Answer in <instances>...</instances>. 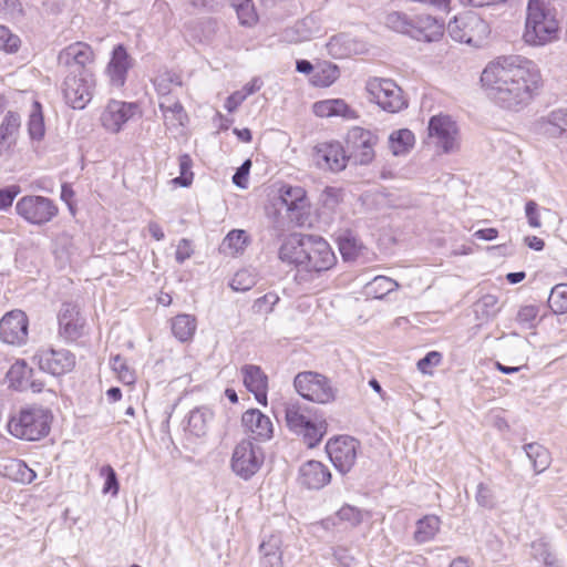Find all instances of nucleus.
<instances>
[{
	"instance_id": "obj_1",
	"label": "nucleus",
	"mask_w": 567,
	"mask_h": 567,
	"mask_svg": "<svg viewBox=\"0 0 567 567\" xmlns=\"http://www.w3.org/2000/svg\"><path fill=\"white\" fill-rule=\"evenodd\" d=\"M481 82L495 104L519 111L538 93L543 78L535 62L516 55L488 63L481 75Z\"/></svg>"
},
{
	"instance_id": "obj_2",
	"label": "nucleus",
	"mask_w": 567,
	"mask_h": 567,
	"mask_svg": "<svg viewBox=\"0 0 567 567\" xmlns=\"http://www.w3.org/2000/svg\"><path fill=\"white\" fill-rule=\"evenodd\" d=\"M279 258L297 268L296 279L305 281V272L320 274L331 269L337 261L330 245L320 236L292 234L279 248Z\"/></svg>"
},
{
	"instance_id": "obj_3",
	"label": "nucleus",
	"mask_w": 567,
	"mask_h": 567,
	"mask_svg": "<svg viewBox=\"0 0 567 567\" xmlns=\"http://www.w3.org/2000/svg\"><path fill=\"white\" fill-rule=\"evenodd\" d=\"M557 10L546 0H527L522 39L525 44L542 48L559 39Z\"/></svg>"
},
{
	"instance_id": "obj_4",
	"label": "nucleus",
	"mask_w": 567,
	"mask_h": 567,
	"mask_svg": "<svg viewBox=\"0 0 567 567\" xmlns=\"http://www.w3.org/2000/svg\"><path fill=\"white\" fill-rule=\"evenodd\" d=\"M51 412L41 405H27L12 413L8 420V432L23 441H39L51 429Z\"/></svg>"
},
{
	"instance_id": "obj_5",
	"label": "nucleus",
	"mask_w": 567,
	"mask_h": 567,
	"mask_svg": "<svg viewBox=\"0 0 567 567\" xmlns=\"http://www.w3.org/2000/svg\"><path fill=\"white\" fill-rule=\"evenodd\" d=\"M285 419L289 430L301 435L308 447L318 445L327 432L326 420L311 415L308 408L298 403L286 406Z\"/></svg>"
},
{
	"instance_id": "obj_6",
	"label": "nucleus",
	"mask_w": 567,
	"mask_h": 567,
	"mask_svg": "<svg viewBox=\"0 0 567 567\" xmlns=\"http://www.w3.org/2000/svg\"><path fill=\"white\" fill-rule=\"evenodd\" d=\"M451 38L472 47H481L489 34V27L477 13L465 12L447 24Z\"/></svg>"
},
{
	"instance_id": "obj_7",
	"label": "nucleus",
	"mask_w": 567,
	"mask_h": 567,
	"mask_svg": "<svg viewBox=\"0 0 567 567\" xmlns=\"http://www.w3.org/2000/svg\"><path fill=\"white\" fill-rule=\"evenodd\" d=\"M293 385L303 399L318 404L331 403L337 398V389L331 381L318 372H299L295 377Z\"/></svg>"
},
{
	"instance_id": "obj_8",
	"label": "nucleus",
	"mask_w": 567,
	"mask_h": 567,
	"mask_svg": "<svg viewBox=\"0 0 567 567\" xmlns=\"http://www.w3.org/2000/svg\"><path fill=\"white\" fill-rule=\"evenodd\" d=\"M16 213L32 226H43L52 221L59 214L55 202L41 195L22 196L16 204Z\"/></svg>"
},
{
	"instance_id": "obj_9",
	"label": "nucleus",
	"mask_w": 567,
	"mask_h": 567,
	"mask_svg": "<svg viewBox=\"0 0 567 567\" xmlns=\"http://www.w3.org/2000/svg\"><path fill=\"white\" fill-rule=\"evenodd\" d=\"M365 90L369 100L389 113L400 112L408 106L401 87L393 80L371 78L367 81Z\"/></svg>"
},
{
	"instance_id": "obj_10",
	"label": "nucleus",
	"mask_w": 567,
	"mask_h": 567,
	"mask_svg": "<svg viewBox=\"0 0 567 567\" xmlns=\"http://www.w3.org/2000/svg\"><path fill=\"white\" fill-rule=\"evenodd\" d=\"M264 460V451L258 444L243 440L234 449L230 467L237 476L248 481L260 470Z\"/></svg>"
},
{
	"instance_id": "obj_11",
	"label": "nucleus",
	"mask_w": 567,
	"mask_h": 567,
	"mask_svg": "<svg viewBox=\"0 0 567 567\" xmlns=\"http://www.w3.org/2000/svg\"><path fill=\"white\" fill-rule=\"evenodd\" d=\"M378 136L369 130L355 126L347 135L348 162L354 165H369L375 156Z\"/></svg>"
},
{
	"instance_id": "obj_12",
	"label": "nucleus",
	"mask_w": 567,
	"mask_h": 567,
	"mask_svg": "<svg viewBox=\"0 0 567 567\" xmlns=\"http://www.w3.org/2000/svg\"><path fill=\"white\" fill-rule=\"evenodd\" d=\"M94 86L95 79L91 71L69 74L64 81V99L73 109L82 110L91 101Z\"/></svg>"
},
{
	"instance_id": "obj_13",
	"label": "nucleus",
	"mask_w": 567,
	"mask_h": 567,
	"mask_svg": "<svg viewBox=\"0 0 567 567\" xmlns=\"http://www.w3.org/2000/svg\"><path fill=\"white\" fill-rule=\"evenodd\" d=\"M427 131L430 140L444 153L454 152L458 147V127L450 115L432 116Z\"/></svg>"
},
{
	"instance_id": "obj_14",
	"label": "nucleus",
	"mask_w": 567,
	"mask_h": 567,
	"mask_svg": "<svg viewBox=\"0 0 567 567\" xmlns=\"http://www.w3.org/2000/svg\"><path fill=\"white\" fill-rule=\"evenodd\" d=\"M279 203L286 208L288 218L298 225L306 221L310 202L306 190L301 186H292L285 184L279 189Z\"/></svg>"
},
{
	"instance_id": "obj_15",
	"label": "nucleus",
	"mask_w": 567,
	"mask_h": 567,
	"mask_svg": "<svg viewBox=\"0 0 567 567\" xmlns=\"http://www.w3.org/2000/svg\"><path fill=\"white\" fill-rule=\"evenodd\" d=\"M359 443L349 436L329 440L326 450L334 467L342 474L348 473L355 463Z\"/></svg>"
},
{
	"instance_id": "obj_16",
	"label": "nucleus",
	"mask_w": 567,
	"mask_h": 567,
	"mask_svg": "<svg viewBox=\"0 0 567 567\" xmlns=\"http://www.w3.org/2000/svg\"><path fill=\"white\" fill-rule=\"evenodd\" d=\"M33 360L42 371L52 375L65 374L75 367L74 354L66 349H41L34 354Z\"/></svg>"
},
{
	"instance_id": "obj_17",
	"label": "nucleus",
	"mask_w": 567,
	"mask_h": 567,
	"mask_svg": "<svg viewBox=\"0 0 567 567\" xmlns=\"http://www.w3.org/2000/svg\"><path fill=\"white\" fill-rule=\"evenodd\" d=\"M534 132L549 140H567V107H557L537 118Z\"/></svg>"
},
{
	"instance_id": "obj_18",
	"label": "nucleus",
	"mask_w": 567,
	"mask_h": 567,
	"mask_svg": "<svg viewBox=\"0 0 567 567\" xmlns=\"http://www.w3.org/2000/svg\"><path fill=\"white\" fill-rule=\"evenodd\" d=\"M28 317L21 310H12L0 320V338L3 342L21 346L28 339Z\"/></svg>"
},
{
	"instance_id": "obj_19",
	"label": "nucleus",
	"mask_w": 567,
	"mask_h": 567,
	"mask_svg": "<svg viewBox=\"0 0 567 567\" xmlns=\"http://www.w3.org/2000/svg\"><path fill=\"white\" fill-rule=\"evenodd\" d=\"M94 53L91 47L83 42L70 44L63 49L58 56L60 65L69 69V74H80L84 71H91L90 65L93 63Z\"/></svg>"
},
{
	"instance_id": "obj_20",
	"label": "nucleus",
	"mask_w": 567,
	"mask_h": 567,
	"mask_svg": "<svg viewBox=\"0 0 567 567\" xmlns=\"http://www.w3.org/2000/svg\"><path fill=\"white\" fill-rule=\"evenodd\" d=\"M315 162L318 167L340 172L347 166V154L338 142L320 143L315 148Z\"/></svg>"
},
{
	"instance_id": "obj_21",
	"label": "nucleus",
	"mask_w": 567,
	"mask_h": 567,
	"mask_svg": "<svg viewBox=\"0 0 567 567\" xmlns=\"http://www.w3.org/2000/svg\"><path fill=\"white\" fill-rule=\"evenodd\" d=\"M85 319L81 316L76 305L64 302L59 312L60 334L71 341L84 333Z\"/></svg>"
},
{
	"instance_id": "obj_22",
	"label": "nucleus",
	"mask_w": 567,
	"mask_h": 567,
	"mask_svg": "<svg viewBox=\"0 0 567 567\" xmlns=\"http://www.w3.org/2000/svg\"><path fill=\"white\" fill-rule=\"evenodd\" d=\"M136 111L137 105L134 103L111 101L102 113L101 121L107 131L117 133Z\"/></svg>"
},
{
	"instance_id": "obj_23",
	"label": "nucleus",
	"mask_w": 567,
	"mask_h": 567,
	"mask_svg": "<svg viewBox=\"0 0 567 567\" xmlns=\"http://www.w3.org/2000/svg\"><path fill=\"white\" fill-rule=\"evenodd\" d=\"M331 478V473L327 466L319 461H308L300 466V484L309 489H320L326 486Z\"/></svg>"
},
{
	"instance_id": "obj_24",
	"label": "nucleus",
	"mask_w": 567,
	"mask_h": 567,
	"mask_svg": "<svg viewBox=\"0 0 567 567\" xmlns=\"http://www.w3.org/2000/svg\"><path fill=\"white\" fill-rule=\"evenodd\" d=\"M244 384L255 395L258 403L267 404L268 378L258 365L246 364L241 368Z\"/></svg>"
},
{
	"instance_id": "obj_25",
	"label": "nucleus",
	"mask_w": 567,
	"mask_h": 567,
	"mask_svg": "<svg viewBox=\"0 0 567 567\" xmlns=\"http://www.w3.org/2000/svg\"><path fill=\"white\" fill-rule=\"evenodd\" d=\"M243 426L255 440L266 441L272 436L270 419L257 409L247 410L241 416Z\"/></svg>"
},
{
	"instance_id": "obj_26",
	"label": "nucleus",
	"mask_w": 567,
	"mask_h": 567,
	"mask_svg": "<svg viewBox=\"0 0 567 567\" xmlns=\"http://www.w3.org/2000/svg\"><path fill=\"white\" fill-rule=\"evenodd\" d=\"M443 35V25L430 16L413 19L410 37L417 41L433 42Z\"/></svg>"
},
{
	"instance_id": "obj_27",
	"label": "nucleus",
	"mask_w": 567,
	"mask_h": 567,
	"mask_svg": "<svg viewBox=\"0 0 567 567\" xmlns=\"http://www.w3.org/2000/svg\"><path fill=\"white\" fill-rule=\"evenodd\" d=\"M131 65V59L125 48L122 44L116 45L107 65V73L112 84L122 86L125 83L126 74Z\"/></svg>"
},
{
	"instance_id": "obj_28",
	"label": "nucleus",
	"mask_w": 567,
	"mask_h": 567,
	"mask_svg": "<svg viewBox=\"0 0 567 567\" xmlns=\"http://www.w3.org/2000/svg\"><path fill=\"white\" fill-rule=\"evenodd\" d=\"M327 52L333 59H344L361 52V44L347 33L330 38L326 44Z\"/></svg>"
},
{
	"instance_id": "obj_29",
	"label": "nucleus",
	"mask_w": 567,
	"mask_h": 567,
	"mask_svg": "<svg viewBox=\"0 0 567 567\" xmlns=\"http://www.w3.org/2000/svg\"><path fill=\"white\" fill-rule=\"evenodd\" d=\"M313 112L319 117L342 116L348 120L357 118L358 115L343 100H323L313 104Z\"/></svg>"
},
{
	"instance_id": "obj_30",
	"label": "nucleus",
	"mask_w": 567,
	"mask_h": 567,
	"mask_svg": "<svg viewBox=\"0 0 567 567\" xmlns=\"http://www.w3.org/2000/svg\"><path fill=\"white\" fill-rule=\"evenodd\" d=\"M159 109L165 122L172 126H184L187 114L181 102L172 95L159 97Z\"/></svg>"
},
{
	"instance_id": "obj_31",
	"label": "nucleus",
	"mask_w": 567,
	"mask_h": 567,
	"mask_svg": "<svg viewBox=\"0 0 567 567\" xmlns=\"http://www.w3.org/2000/svg\"><path fill=\"white\" fill-rule=\"evenodd\" d=\"M339 250L346 261H357L368 254V248L351 233L339 237Z\"/></svg>"
},
{
	"instance_id": "obj_32",
	"label": "nucleus",
	"mask_w": 567,
	"mask_h": 567,
	"mask_svg": "<svg viewBox=\"0 0 567 567\" xmlns=\"http://www.w3.org/2000/svg\"><path fill=\"white\" fill-rule=\"evenodd\" d=\"M440 526L441 520L437 516L426 515L416 522L413 539L417 544L427 543L439 533Z\"/></svg>"
},
{
	"instance_id": "obj_33",
	"label": "nucleus",
	"mask_w": 567,
	"mask_h": 567,
	"mask_svg": "<svg viewBox=\"0 0 567 567\" xmlns=\"http://www.w3.org/2000/svg\"><path fill=\"white\" fill-rule=\"evenodd\" d=\"M21 124L20 116L13 112H8L0 125V156L6 154Z\"/></svg>"
},
{
	"instance_id": "obj_34",
	"label": "nucleus",
	"mask_w": 567,
	"mask_h": 567,
	"mask_svg": "<svg viewBox=\"0 0 567 567\" xmlns=\"http://www.w3.org/2000/svg\"><path fill=\"white\" fill-rule=\"evenodd\" d=\"M31 372L32 370L28 368L24 361H16L7 372L9 386L19 391L25 390L30 384Z\"/></svg>"
},
{
	"instance_id": "obj_35",
	"label": "nucleus",
	"mask_w": 567,
	"mask_h": 567,
	"mask_svg": "<svg viewBox=\"0 0 567 567\" xmlns=\"http://www.w3.org/2000/svg\"><path fill=\"white\" fill-rule=\"evenodd\" d=\"M498 311V298L495 295L486 293L474 303V312L480 321L491 320Z\"/></svg>"
},
{
	"instance_id": "obj_36",
	"label": "nucleus",
	"mask_w": 567,
	"mask_h": 567,
	"mask_svg": "<svg viewBox=\"0 0 567 567\" xmlns=\"http://www.w3.org/2000/svg\"><path fill=\"white\" fill-rule=\"evenodd\" d=\"M340 76L339 68L330 62L320 63L313 72L311 82L316 86L327 87L334 83Z\"/></svg>"
},
{
	"instance_id": "obj_37",
	"label": "nucleus",
	"mask_w": 567,
	"mask_h": 567,
	"mask_svg": "<svg viewBox=\"0 0 567 567\" xmlns=\"http://www.w3.org/2000/svg\"><path fill=\"white\" fill-rule=\"evenodd\" d=\"M526 455L533 464L534 471L539 474L550 464L549 452L540 444L529 443L524 446Z\"/></svg>"
},
{
	"instance_id": "obj_38",
	"label": "nucleus",
	"mask_w": 567,
	"mask_h": 567,
	"mask_svg": "<svg viewBox=\"0 0 567 567\" xmlns=\"http://www.w3.org/2000/svg\"><path fill=\"white\" fill-rule=\"evenodd\" d=\"M413 144L414 135L408 128L394 131L389 136V147L395 156L406 153Z\"/></svg>"
},
{
	"instance_id": "obj_39",
	"label": "nucleus",
	"mask_w": 567,
	"mask_h": 567,
	"mask_svg": "<svg viewBox=\"0 0 567 567\" xmlns=\"http://www.w3.org/2000/svg\"><path fill=\"white\" fill-rule=\"evenodd\" d=\"M196 330V319L190 315H178L172 321V331L181 341L192 339Z\"/></svg>"
},
{
	"instance_id": "obj_40",
	"label": "nucleus",
	"mask_w": 567,
	"mask_h": 567,
	"mask_svg": "<svg viewBox=\"0 0 567 567\" xmlns=\"http://www.w3.org/2000/svg\"><path fill=\"white\" fill-rule=\"evenodd\" d=\"M249 243V236L245 230L234 229L227 234L221 244L224 252L237 255L245 250Z\"/></svg>"
},
{
	"instance_id": "obj_41",
	"label": "nucleus",
	"mask_w": 567,
	"mask_h": 567,
	"mask_svg": "<svg viewBox=\"0 0 567 567\" xmlns=\"http://www.w3.org/2000/svg\"><path fill=\"white\" fill-rule=\"evenodd\" d=\"M212 419V412L206 408H196L190 411L188 416V430L196 436H203Z\"/></svg>"
},
{
	"instance_id": "obj_42",
	"label": "nucleus",
	"mask_w": 567,
	"mask_h": 567,
	"mask_svg": "<svg viewBox=\"0 0 567 567\" xmlns=\"http://www.w3.org/2000/svg\"><path fill=\"white\" fill-rule=\"evenodd\" d=\"M532 550L533 558L542 561L543 567H561L559 559L547 543L543 540L533 542Z\"/></svg>"
},
{
	"instance_id": "obj_43",
	"label": "nucleus",
	"mask_w": 567,
	"mask_h": 567,
	"mask_svg": "<svg viewBox=\"0 0 567 567\" xmlns=\"http://www.w3.org/2000/svg\"><path fill=\"white\" fill-rule=\"evenodd\" d=\"M399 284L385 276H377L367 285V292L377 299H381L388 293L394 291Z\"/></svg>"
},
{
	"instance_id": "obj_44",
	"label": "nucleus",
	"mask_w": 567,
	"mask_h": 567,
	"mask_svg": "<svg viewBox=\"0 0 567 567\" xmlns=\"http://www.w3.org/2000/svg\"><path fill=\"white\" fill-rule=\"evenodd\" d=\"M154 85L159 97H162L171 95L173 87L182 86V79L173 71H164L155 78Z\"/></svg>"
},
{
	"instance_id": "obj_45",
	"label": "nucleus",
	"mask_w": 567,
	"mask_h": 567,
	"mask_svg": "<svg viewBox=\"0 0 567 567\" xmlns=\"http://www.w3.org/2000/svg\"><path fill=\"white\" fill-rule=\"evenodd\" d=\"M76 246L72 236L68 233H62L55 240V255L63 262H70L76 254Z\"/></svg>"
},
{
	"instance_id": "obj_46",
	"label": "nucleus",
	"mask_w": 567,
	"mask_h": 567,
	"mask_svg": "<svg viewBox=\"0 0 567 567\" xmlns=\"http://www.w3.org/2000/svg\"><path fill=\"white\" fill-rule=\"evenodd\" d=\"M548 306L555 313L567 312V284H558L551 289Z\"/></svg>"
},
{
	"instance_id": "obj_47",
	"label": "nucleus",
	"mask_w": 567,
	"mask_h": 567,
	"mask_svg": "<svg viewBox=\"0 0 567 567\" xmlns=\"http://www.w3.org/2000/svg\"><path fill=\"white\" fill-rule=\"evenodd\" d=\"M28 130L31 138L41 140L44 135V121L41 112V105L33 103L31 114L29 116Z\"/></svg>"
},
{
	"instance_id": "obj_48",
	"label": "nucleus",
	"mask_w": 567,
	"mask_h": 567,
	"mask_svg": "<svg viewBox=\"0 0 567 567\" xmlns=\"http://www.w3.org/2000/svg\"><path fill=\"white\" fill-rule=\"evenodd\" d=\"M111 367L113 371L117 374L121 382L124 384H133L136 380V375L133 369L128 365L127 361L121 357L115 355L111 359Z\"/></svg>"
},
{
	"instance_id": "obj_49",
	"label": "nucleus",
	"mask_w": 567,
	"mask_h": 567,
	"mask_svg": "<svg viewBox=\"0 0 567 567\" xmlns=\"http://www.w3.org/2000/svg\"><path fill=\"white\" fill-rule=\"evenodd\" d=\"M413 19H409L406 14L401 12H391L385 18L388 28L405 34H411Z\"/></svg>"
},
{
	"instance_id": "obj_50",
	"label": "nucleus",
	"mask_w": 567,
	"mask_h": 567,
	"mask_svg": "<svg viewBox=\"0 0 567 567\" xmlns=\"http://www.w3.org/2000/svg\"><path fill=\"white\" fill-rule=\"evenodd\" d=\"M255 285L256 276L247 269L237 271L230 282V287L235 291H247Z\"/></svg>"
},
{
	"instance_id": "obj_51",
	"label": "nucleus",
	"mask_w": 567,
	"mask_h": 567,
	"mask_svg": "<svg viewBox=\"0 0 567 567\" xmlns=\"http://www.w3.org/2000/svg\"><path fill=\"white\" fill-rule=\"evenodd\" d=\"M236 11L240 24L251 27L257 22V16L250 0H243L236 6Z\"/></svg>"
},
{
	"instance_id": "obj_52",
	"label": "nucleus",
	"mask_w": 567,
	"mask_h": 567,
	"mask_svg": "<svg viewBox=\"0 0 567 567\" xmlns=\"http://www.w3.org/2000/svg\"><path fill=\"white\" fill-rule=\"evenodd\" d=\"M192 168V158L189 155L184 154L179 156V176L174 178V183L187 187L192 184L193 181V172Z\"/></svg>"
},
{
	"instance_id": "obj_53",
	"label": "nucleus",
	"mask_w": 567,
	"mask_h": 567,
	"mask_svg": "<svg viewBox=\"0 0 567 567\" xmlns=\"http://www.w3.org/2000/svg\"><path fill=\"white\" fill-rule=\"evenodd\" d=\"M100 475L105 478L103 493H111L116 496L120 489L118 481L114 468L111 465H104L100 470Z\"/></svg>"
},
{
	"instance_id": "obj_54",
	"label": "nucleus",
	"mask_w": 567,
	"mask_h": 567,
	"mask_svg": "<svg viewBox=\"0 0 567 567\" xmlns=\"http://www.w3.org/2000/svg\"><path fill=\"white\" fill-rule=\"evenodd\" d=\"M20 47V39L13 34L8 28L0 25V49L13 53Z\"/></svg>"
},
{
	"instance_id": "obj_55",
	"label": "nucleus",
	"mask_w": 567,
	"mask_h": 567,
	"mask_svg": "<svg viewBox=\"0 0 567 567\" xmlns=\"http://www.w3.org/2000/svg\"><path fill=\"white\" fill-rule=\"evenodd\" d=\"M9 468L16 471L14 480L22 483H31L37 477L35 472L29 468L27 464L20 460H13Z\"/></svg>"
},
{
	"instance_id": "obj_56",
	"label": "nucleus",
	"mask_w": 567,
	"mask_h": 567,
	"mask_svg": "<svg viewBox=\"0 0 567 567\" xmlns=\"http://www.w3.org/2000/svg\"><path fill=\"white\" fill-rule=\"evenodd\" d=\"M337 516L340 520L346 522L349 524V526H357L362 522V512L350 505L342 506L339 512L337 513Z\"/></svg>"
},
{
	"instance_id": "obj_57",
	"label": "nucleus",
	"mask_w": 567,
	"mask_h": 567,
	"mask_svg": "<svg viewBox=\"0 0 567 567\" xmlns=\"http://www.w3.org/2000/svg\"><path fill=\"white\" fill-rule=\"evenodd\" d=\"M297 30L300 32V39L305 41L317 37L320 32L317 21L313 17H306L300 23L297 24Z\"/></svg>"
},
{
	"instance_id": "obj_58",
	"label": "nucleus",
	"mask_w": 567,
	"mask_h": 567,
	"mask_svg": "<svg viewBox=\"0 0 567 567\" xmlns=\"http://www.w3.org/2000/svg\"><path fill=\"white\" fill-rule=\"evenodd\" d=\"M475 499L480 506L485 508H493L495 505L493 491L484 483L477 485Z\"/></svg>"
},
{
	"instance_id": "obj_59",
	"label": "nucleus",
	"mask_w": 567,
	"mask_h": 567,
	"mask_svg": "<svg viewBox=\"0 0 567 567\" xmlns=\"http://www.w3.org/2000/svg\"><path fill=\"white\" fill-rule=\"evenodd\" d=\"M442 360V354L437 351H431L429 352L424 358L417 361V369L424 373L430 374L431 368L436 367L440 364Z\"/></svg>"
},
{
	"instance_id": "obj_60",
	"label": "nucleus",
	"mask_w": 567,
	"mask_h": 567,
	"mask_svg": "<svg viewBox=\"0 0 567 567\" xmlns=\"http://www.w3.org/2000/svg\"><path fill=\"white\" fill-rule=\"evenodd\" d=\"M279 301V298L275 293H266L258 298L254 303V309L257 312H270L272 307Z\"/></svg>"
},
{
	"instance_id": "obj_61",
	"label": "nucleus",
	"mask_w": 567,
	"mask_h": 567,
	"mask_svg": "<svg viewBox=\"0 0 567 567\" xmlns=\"http://www.w3.org/2000/svg\"><path fill=\"white\" fill-rule=\"evenodd\" d=\"M19 193L20 187L18 185L0 188V210L10 207Z\"/></svg>"
},
{
	"instance_id": "obj_62",
	"label": "nucleus",
	"mask_w": 567,
	"mask_h": 567,
	"mask_svg": "<svg viewBox=\"0 0 567 567\" xmlns=\"http://www.w3.org/2000/svg\"><path fill=\"white\" fill-rule=\"evenodd\" d=\"M251 166L250 159H247L243 163V165L236 171L233 176V183L240 187L246 188L248 184V175Z\"/></svg>"
},
{
	"instance_id": "obj_63",
	"label": "nucleus",
	"mask_w": 567,
	"mask_h": 567,
	"mask_svg": "<svg viewBox=\"0 0 567 567\" xmlns=\"http://www.w3.org/2000/svg\"><path fill=\"white\" fill-rule=\"evenodd\" d=\"M280 546H281L280 537L277 535H271V536H269L268 539L264 540L260 544L259 550H260L261 556H268V554L281 553Z\"/></svg>"
},
{
	"instance_id": "obj_64",
	"label": "nucleus",
	"mask_w": 567,
	"mask_h": 567,
	"mask_svg": "<svg viewBox=\"0 0 567 567\" xmlns=\"http://www.w3.org/2000/svg\"><path fill=\"white\" fill-rule=\"evenodd\" d=\"M525 213L528 220V225L533 228H539L542 226L538 205L534 200H528L525 205Z\"/></svg>"
}]
</instances>
